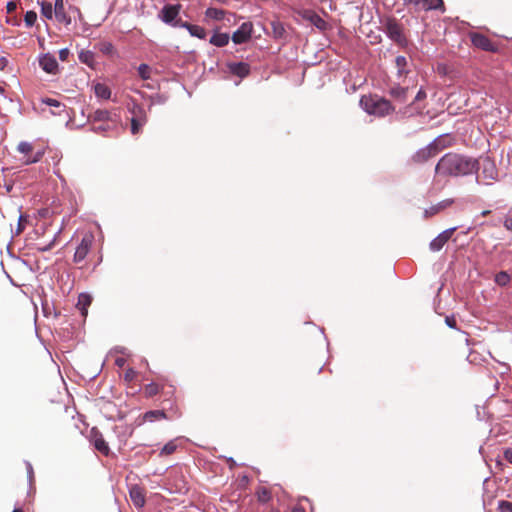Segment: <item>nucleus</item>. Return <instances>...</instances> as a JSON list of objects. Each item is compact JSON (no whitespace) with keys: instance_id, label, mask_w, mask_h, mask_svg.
<instances>
[{"instance_id":"1","label":"nucleus","mask_w":512,"mask_h":512,"mask_svg":"<svg viewBox=\"0 0 512 512\" xmlns=\"http://www.w3.org/2000/svg\"><path fill=\"white\" fill-rule=\"evenodd\" d=\"M477 168V160L457 153H447L438 161L435 171L439 176L457 177L472 174Z\"/></svg>"},{"instance_id":"2","label":"nucleus","mask_w":512,"mask_h":512,"mask_svg":"<svg viewBox=\"0 0 512 512\" xmlns=\"http://www.w3.org/2000/svg\"><path fill=\"white\" fill-rule=\"evenodd\" d=\"M360 105L365 112L377 117H384L394 110L388 100L378 96H363Z\"/></svg>"},{"instance_id":"3","label":"nucleus","mask_w":512,"mask_h":512,"mask_svg":"<svg viewBox=\"0 0 512 512\" xmlns=\"http://www.w3.org/2000/svg\"><path fill=\"white\" fill-rule=\"evenodd\" d=\"M179 11L180 5H165L160 12V18L166 24L180 27L182 22L176 20L179 15Z\"/></svg>"},{"instance_id":"4","label":"nucleus","mask_w":512,"mask_h":512,"mask_svg":"<svg viewBox=\"0 0 512 512\" xmlns=\"http://www.w3.org/2000/svg\"><path fill=\"white\" fill-rule=\"evenodd\" d=\"M93 241H94L93 234L86 233L83 236V238H82L80 244L77 246L75 254H74V261L76 263H79L86 258L87 254L92 246Z\"/></svg>"},{"instance_id":"5","label":"nucleus","mask_w":512,"mask_h":512,"mask_svg":"<svg viewBox=\"0 0 512 512\" xmlns=\"http://www.w3.org/2000/svg\"><path fill=\"white\" fill-rule=\"evenodd\" d=\"M253 25L251 22H244L241 26L232 34V41L235 44L246 43L252 35Z\"/></svg>"},{"instance_id":"6","label":"nucleus","mask_w":512,"mask_h":512,"mask_svg":"<svg viewBox=\"0 0 512 512\" xmlns=\"http://www.w3.org/2000/svg\"><path fill=\"white\" fill-rule=\"evenodd\" d=\"M456 231V227H452L441 232L437 237H435L429 245V248L433 252L440 251L442 247L448 242V240L452 237L453 233Z\"/></svg>"},{"instance_id":"7","label":"nucleus","mask_w":512,"mask_h":512,"mask_svg":"<svg viewBox=\"0 0 512 512\" xmlns=\"http://www.w3.org/2000/svg\"><path fill=\"white\" fill-rule=\"evenodd\" d=\"M90 441L94 445L95 449L101 452L104 455L109 454V446L104 440L102 434L95 428L91 429L90 432Z\"/></svg>"},{"instance_id":"8","label":"nucleus","mask_w":512,"mask_h":512,"mask_svg":"<svg viewBox=\"0 0 512 512\" xmlns=\"http://www.w3.org/2000/svg\"><path fill=\"white\" fill-rule=\"evenodd\" d=\"M40 67L49 74H55L58 70V62L56 58L47 53L39 58Z\"/></svg>"},{"instance_id":"9","label":"nucleus","mask_w":512,"mask_h":512,"mask_svg":"<svg viewBox=\"0 0 512 512\" xmlns=\"http://www.w3.org/2000/svg\"><path fill=\"white\" fill-rule=\"evenodd\" d=\"M473 45L485 51H496V46L490 41L488 37L482 34H473L471 36Z\"/></svg>"},{"instance_id":"10","label":"nucleus","mask_w":512,"mask_h":512,"mask_svg":"<svg viewBox=\"0 0 512 512\" xmlns=\"http://www.w3.org/2000/svg\"><path fill=\"white\" fill-rule=\"evenodd\" d=\"M227 67L229 72L240 78H244L250 73V66L245 62H229Z\"/></svg>"},{"instance_id":"11","label":"nucleus","mask_w":512,"mask_h":512,"mask_svg":"<svg viewBox=\"0 0 512 512\" xmlns=\"http://www.w3.org/2000/svg\"><path fill=\"white\" fill-rule=\"evenodd\" d=\"M129 495L132 503L136 507L142 508L145 505V494L140 486L132 485L129 489Z\"/></svg>"},{"instance_id":"12","label":"nucleus","mask_w":512,"mask_h":512,"mask_svg":"<svg viewBox=\"0 0 512 512\" xmlns=\"http://www.w3.org/2000/svg\"><path fill=\"white\" fill-rule=\"evenodd\" d=\"M53 9L57 21L66 25L71 23L70 16L65 12L64 0H55Z\"/></svg>"},{"instance_id":"13","label":"nucleus","mask_w":512,"mask_h":512,"mask_svg":"<svg viewBox=\"0 0 512 512\" xmlns=\"http://www.w3.org/2000/svg\"><path fill=\"white\" fill-rule=\"evenodd\" d=\"M386 31H387L388 36L392 40H394L398 43H401L403 41V35H402L401 28L396 22L389 21L386 24Z\"/></svg>"},{"instance_id":"14","label":"nucleus","mask_w":512,"mask_h":512,"mask_svg":"<svg viewBox=\"0 0 512 512\" xmlns=\"http://www.w3.org/2000/svg\"><path fill=\"white\" fill-rule=\"evenodd\" d=\"M452 204H453L452 199H445V200L437 203L436 205H433V206L429 207L428 209H425L424 215H425V217H430V216L436 215L439 212L450 207Z\"/></svg>"},{"instance_id":"15","label":"nucleus","mask_w":512,"mask_h":512,"mask_svg":"<svg viewBox=\"0 0 512 512\" xmlns=\"http://www.w3.org/2000/svg\"><path fill=\"white\" fill-rule=\"evenodd\" d=\"M180 27L187 29L190 35L193 37L205 39L207 36L206 30L199 25L190 24L188 22H182Z\"/></svg>"},{"instance_id":"16","label":"nucleus","mask_w":512,"mask_h":512,"mask_svg":"<svg viewBox=\"0 0 512 512\" xmlns=\"http://www.w3.org/2000/svg\"><path fill=\"white\" fill-rule=\"evenodd\" d=\"M451 137L449 135H441L437 137L432 143H430L431 147L436 154H438L443 149L449 147L451 145Z\"/></svg>"},{"instance_id":"17","label":"nucleus","mask_w":512,"mask_h":512,"mask_svg":"<svg viewBox=\"0 0 512 512\" xmlns=\"http://www.w3.org/2000/svg\"><path fill=\"white\" fill-rule=\"evenodd\" d=\"M93 91L98 99L108 100L111 97V89L104 83L93 84Z\"/></svg>"},{"instance_id":"18","label":"nucleus","mask_w":512,"mask_h":512,"mask_svg":"<svg viewBox=\"0 0 512 512\" xmlns=\"http://www.w3.org/2000/svg\"><path fill=\"white\" fill-rule=\"evenodd\" d=\"M91 302H92L91 295H89L87 293H81L79 295L76 307L79 309V311L81 312V315L83 317H86V315L88 313V307L90 306Z\"/></svg>"},{"instance_id":"19","label":"nucleus","mask_w":512,"mask_h":512,"mask_svg":"<svg viewBox=\"0 0 512 512\" xmlns=\"http://www.w3.org/2000/svg\"><path fill=\"white\" fill-rule=\"evenodd\" d=\"M437 154L435 153V151L433 150V147H431V145L429 144L428 146H426L425 148L423 149H420L415 155H414V160L416 162H425L427 161L428 159L436 156Z\"/></svg>"},{"instance_id":"20","label":"nucleus","mask_w":512,"mask_h":512,"mask_svg":"<svg viewBox=\"0 0 512 512\" xmlns=\"http://www.w3.org/2000/svg\"><path fill=\"white\" fill-rule=\"evenodd\" d=\"M230 36L228 33L214 32L209 42L216 47H224L229 43Z\"/></svg>"},{"instance_id":"21","label":"nucleus","mask_w":512,"mask_h":512,"mask_svg":"<svg viewBox=\"0 0 512 512\" xmlns=\"http://www.w3.org/2000/svg\"><path fill=\"white\" fill-rule=\"evenodd\" d=\"M41 102L47 106L55 108V110L51 111L53 115H61L65 111V105L56 99L42 98Z\"/></svg>"},{"instance_id":"22","label":"nucleus","mask_w":512,"mask_h":512,"mask_svg":"<svg viewBox=\"0 0 512 512\" xmlns=\"http://www.w3.org/2000/svg\"><path fill=\"white\" fill-rule=\"evenodd\" d=\"M396 67H397V75L398 77H405L408 74L407 65L408 61L407 58L404 56H398L395 59Z\"/></svg>"},{"instance_id":"23","label":"nucleus","mask_w":512,"mask_h":512,"mask_svg":"<svg viewBox=\"0 0 512 512\" xmlns=\"http://www.w3.org/2000/svg\"><path fill=\"white\" fill-rule=\"evenodd\" d=\"M89 118L94 122H105L111 119V115L108 110L99 109L93 112Z\"/></svg>"},{"instance_id":"24","label":"nucleus","mask_w":512,"mask_h":512,"mask_svg":"<svg viewBox=\"0 0 512 512\" xmlns=\"http://www.w3.org/2000/svg\"><path fill=\"white\" fill-rule=\"evenodd\" d=\"M225 14L226 12L222 9H217V8H208L206 11H205V16L206 18H209V19H212V20H217V21H220V20H223L224 17H225Z\"/></svg>"},{"instance_id":"25","label":"nucleus","mask_w":512,"mask_h":512,"mask_svg":"<svg viewBox=\"0 0 512 512\" xmlns=\"http://www.w3.org/2000/svg\"><path fill=\"white\" fill-rule=\"evenodd\" d=\"M146 123V116L132 117L131 119V133L133 135L139 133L142 126Z\"/></svg>"},{"instance_id":"26","label":"nucleus","mask_w":512,"mask_h":512,"mask_svg":"<svg viewBox=\"0 0 512 512\" xmlns=\"http://www.w3.org/2000/svg\"><path fill=\"white\" fill-rule=\"evenodd\" d=\"M39 4L41 7V14L49 20L52 19L53 15H54V9H53L52 3L47 2V1H42V2H39Z\"/></svg>"},{"instance_id":"27","label":"nucleus","mask_w":512,"mask_h":512,"mask_svg":"<svg viewBox=\"0 0 512 512\" xmlns=\"http://www.w3.org/2000/svg\"><path fill=\"white\" fill-rule=\"evenodd\" d=\"M166 415L162 410L148 411L144 415L145 421L153 422L160 419H165Z\"/></svg>"},{"instance_id":"28","label":"nucleus","mask_w":512,"mask_h":512,"mask_svg":"<svg viewBox=\"0 0 512 512\" xmlns=\"http://www.w3.org/2000/svg\"><path fill=\"white\" fill-rule=\"evenodd\" d=\"M177 441H178V439H174V440H171L168 443H166L163 446L160 454L161 455H170V454L174 453L178 447Z\"/></svg>"},{"instance_id":"29","label":"nucleus","mask_w":512,"mask_h":512,"mask_svg":"<svg viewBox=\"0 0 512 512\" xmlns=\"http://www.w3.org/2000/svg\"><path fill=\"white\" fill-rule=\"evenodd\" d=\"M495 282L499 286H506L510 282V276L507 272L501 271L496 274L495 276Z\"/></svg>"},{"instance_id":"30","label":"nucleus","mask_w":512,"mask_h":512,"mask_svg":"<svg viewBox=\"0 0 512 512\" xmlns=\"http://www.w3.org/2000/svg\"><path fill=\"white\" fill-rule=\"evenodd\" d=\"M424 5L427 10L440 9L443 7L442 0H425Z\"/></svg>"},{"instance_id":"31","label":"nucleus","mask_w":512,"mask_h":512,"mask_svg":"<svg viewBox=\"0 0 512 512\" xmlns=\"http://www.w3.org/2000/svg\"><path fill=\"white\" fill-rule=\"evenodd\" d=\"M37 20V14L34 11H27L24 17L26 26L32 27Z\"/></svg>"},{"instance_id":"32","label":"nucleus","mask_w":512,"mask_h":512,"mask_svg":"<svg viewBox=\"0 0 512 512\" xmlns=\"http://www.w3.org/2000/svg\"><path fill=\"white\" fill-rule=\"evenodd\" d=\"M151 69L147 64H141L138 67V74L143 80L150 78Z\"/></svg>"},{"instance_id":"33","label":"nucleus","mask_w":512,"mask_h":512,"mask_svg":"<svg viewBox=\"0 0 512 512\" xmlns=\"http://www.w3.org/2000/svg\"><path fill=\"white\" fill-rule=\"evenodd\" d=\"M407 89L397 86L391 89V95L395 98H399L404 100L406 95Z\"/></svg>"},{"instance_id":"34","label":"nucleus","mask_w":512,"mask_h":512,"mask_svg":"<svg viewBox=\"0 0 512 512\" xmlns=\"http://www.w3.org/2000/svg\"><path fill=\"white\" fill-rule=\"evenodd\" d=\"M17 150L22 154H29L33 150V146L31 143L22 141L18 144Z\"/></svg>"},{"instance_id":"35","label":"nucleus","mask_w":512,"mask_h":512,"mask_svg":"<svg viewBox=\"0 0 512 512\" xmlns=\"http://www.w3.org/2000/svg\"><path fill=\"white\" fill-rule=\"evenodd\" d=\"M257 497L260 502H268L271 498V495L270 492L263 487L257 491Z\"/></svg>"},{"instance_id":"36","label":"nucleus","mask_w":512,"mask_h":512,"mask_svg":"<svg viewBox=\"0 0 512 512\" xmlns=\"http://www.w3.org/2000/svg\"><path fill=\"white\" fill-rule=\"evenodd\" d=\"M129 110L133 114V117H143L146 116L143 108L139 106L138 104L134 103L132 104V107H129Z\"/></svg>"},{"instance_id":"37","label":"nucleus","mask_w":512,"mask_h":512,"mask_svg":"<svg viewBox=\"0 0 512 512\" xmlns=\"http://www.w3.org/2000/svg\"><path fill=\"white\" fill-rule=\"evenodd\" d=\"M159 392V386L156 383H150L145 387V393L148 396L156 395Z\"/></svg>"},{"instance_id":"38","label":"nucleus","mask_w":512,"mask_h":512,"mask_svg":"<svg viewBox=\"0 0 512 512\" xmlns=\"http://www.w3.org/2000/svg\"><path fill=\"white\" fill-rule=\"evenodd\" d=\"M43 154H44V152H42V151H38V152H36V153H35V155H34V156H29V157L24 161V163H25V164H32V163H36V162H38V161L42 158Z\"/></svg>"},{"instance_id":"39","label":"nucleus","mask_w":512,"mask_h":512,"mask_svg":"<svg viewBox=\"0 0 512 512\" xmlns=\"http://www.w3.org/2000/svg\"><path fill=\"white\" fill-rule=\"evenodd\" d=\"M499 509L501 512H512V503L508 501H501L499 503Z\"/></svg>"},{"instance_id":"40","label":"nucleus","mask_w":512,"mask_h":512,"mask_svg":"<svg viewBox=\"0 0 512 512\" xmlns=\"http://www.w3.org/2000/svg\"><path fill=\"white\" fill-rule=\"evenodd\" d=\"M273 32L275 36L281 37L284 33V28L280 23H272Z\"/></svg>"},{"instance_id":"41","label":"nucleus","mask_w":512,"mask_h":512,"mask_svg":"<svg viewBox=\"0 0 512 512\" xmlns=\"http://www.w3.org/2000/svg\"><path fill=\"white\" fill-rule=\"evenodd\" d=\"M92 54L90 52H81L79 58L82 62L90 64L89 61L92 59Z\"/></svg>"},{"instance_id":"42","label":"nucleus","mask_w":512,"mask_h":512,"mask_svg":"<svg viewBox=\"0 0 512 512\" xmlns=\"http://www.w3.org/2000/svg\"><path fill=\"white\" fill-rule=\"evenodd\" d=\"M503 225L508 231L512 232V214L505 217Z\"/></svg>"},{"instance_id":"43","label":"nucleus","mask_w":512,"mask_h":512,"mask_svg":"<svg viewBox=\"0 0 512 512\" xmlns=\"http://www.w3.org/2000/svg\"><path fill=\"white\" fill-rule=\"evenodd\" d=\"M504 458L512 464V449L507 448L504 450Z\"/></svg>"},{"instance_id":"44","label":"nucleus","mask_w":512,"mask_h":512,"mask_svg":"<svg viewBox=\"0 0 512 512\" xmlns=\"http://www.w3.org/2000/svg\"><path fill=\"white\" fill-rule=\"evenodd\" d=\"M6 8H7V12L8 13H12V12H14L16 10L17 4L14 1H10V2L7 3Z\"/></svg>"},{"instance_id":"45","label":"nucleus","mask_w":512,"mask_h":512,"mask_svg":"<svg viewBox=\"0 0 512 512\" xmlns=\"http://www.w3.org/2000/svg\"><path fill=\"white\" fill-rule=\"evenodd\" d=\"M445 322L451 328H455L456 327V320H455L454 317H449V316L446 317Z\"/></svg>"},{"instance_id":"46","label":"nucleus","mask_w":512,"mask_h":512,"mask_svg":"<svg viewBox=\"0 0 512 512\" xmlns=\"http://www.w3.org/2000/svg\"><path fill=\"white\" fill-rule=\"evenodd\" d=\"M68 54H69V50H68V49H66V48L61 49V50L59 51V57H60V59H61L62 61H64V60H66V59H67Z\"/></svg>"},{"instance_id":"47","label":"nucleus","mask_w":512,"mask_h":512,"mask_svg":"<svg viewBox=\"0 0 512 512\" xmlns=\"http://www.w3.org/2000/svg\"><path fill=\"white\" fill-rule=\"evenodd\" d=\"M26 467H27V473H28L29 480L32 481V478H33V468H32L31 463L26 462Z\"/></svg>"},{"instance_id":"48","label":"nucleus","mask_w":512,"mask_h":512,"mask_svg":"<svg viewBox=\"0 0 512 512\" xmlns=\"http://www.w3.org/2000/svg\"><path fill=\"white\" fill-rule=\"evenodd\" d=\"M8 65V60L5 57L0 58V70H4Z\"/></svg>"},{"instance_id":"49","label":"nucleus","mask_w":512,"mask_h":512,"mask_svg":"<svg viewBox=\"0 0 512 512\" xmlns=\"http://www.w3.org/2000/svg\"><path fill=\"white\" fill-rule=\"evenodd\" d=\"M134 374H135L134 370H132V369L128 370V371L125 373V379H126V380H132V379H133V377H134Z\"/></svg>"},{"instance_id":"50","label":"nucleus","mask_w":512,"mask_h":512,"mask_svg":"<svg viewBox=\"0 0 512 512\" xmlns=\"http://www.w3.org/2000/svg\"><path fill=\"white\" fill-rule=\"evenodd\" d=\"M112 50H113V46L111 44H106L104 46L103 52L110 53V52H112Z\"/></svg>"},{"instance_id":"51","label":"nucleus","mask_w":512,"mask_h":512,"mask_svg":"<svg viewBox=\"0 0 512 512\" xmlns=\"http://www.w3.org/2000/svg\"><path fill=\"white\" fill-rule=\"evenodd\" d=\"M94 131L95 132H99V131H104L106 130V128L104 127V125H99V126H94Z\"/></svg>"},{"instance_id":"52","label":"nucleus","mask_w":512,"mask_h":512,"mask_svg":"<svg viewBox=\"0 0 512 512\" xmlns=\"http://www.w3.org/2000/svg\"><path fill=\"white\" fill-rule=\"evenodd\" d=\"M292 512H305V509L301 506H295Z\"/></svg>"},{"instance_id":"53","label":"nucleus","mask_w":512,"mask_h":512,"mask_svg":"<svg viewBox=\"0 0 512 512\" xmlns=\"http://www.w3.org/2000/svg\"><path fill=\"white\" fill-rule=\"evenodd\" d=\"M116 364L118 366L122 367L124 365V359H122V358L116 359Z\"/></svg>"},{"instance_id":"54","label":"nucleus","mask_w":512,"mask_h":512,"mask_svg":"<svg viewBox=\"0 0 512 512\" xmlns=\"http://www.w3.org/2000/svg\"><path fill=\"white\" fill-rule=\"evenodd\" d=\"M54 241H55V239L48 246L43 248V251L49 250L52 247V245L54 244Z\"/></svg>"},{"instance_id":"55","label":"nucleus","mask_w":512,"mask_h":512,"mask_svg":"<svg viewBox=\"0 0 512 512\" xmlns=\"http://www.w3.org/2000/svg\"><path fill=\"white\" fill-rule=\"evenodd\" d=\"M4 92H5L4 88H3V87H0V94H2V95H3V94H4Z\"/></svg>"},{"instance_id":"56","label":"nucleus","mask_w":512,"mask_h":512,"mask_svg":"<svg viewBox=\"0 0 512 512\" xmlns=\"http://www.w3.org/2000/svg\"><path fill=\"white\" fill-rule=\"evenodd\" d=\"M489 213H490V211H483V212H482V215H483V216H486V215H487V214H489Z\"/></svg>"},{"instance_id":"57","label":"nucleus","mask_w":512,"mask_h":512,"mask_svg":"<svg viewBox=\"0 0 512 512\" xmlns=\"http://www.w3.org/2000/svg\"><path fill=\"white\" fill-rule=\"evenodd\" d=\"M13 512H23V511H22V509H20V508H16V509H14V511H13Z\"/></svg>"},{"instance_id":"58","label":"nucleus","mask_w":512,"mask_h":512,"mask_svg":"<svg viewBox=\"0 0 512 512\" xmlns=\"http://www.w3.org/2000/svg\"><path fill=\"white\" fill-rule=\"evenodd\" d=\"M420 97H421V92L418 93L416 99H420Z\"/></svg>"}]
</instances>
